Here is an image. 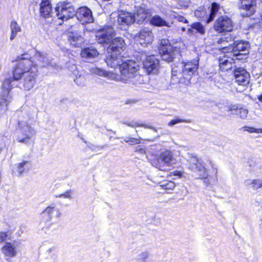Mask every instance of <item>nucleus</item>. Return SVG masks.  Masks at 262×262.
<instances>
[{
	"label": "nucleus",
	"instance_id": "obj_43",
	"mask_svg": "<svg viewBox=\"0 0 262 262\" xmlns=\"http://www.w3.org/2000/svg\"><path fill=\"white\" fill-rule=\"evenodd\" d=\"M173 175V176H178L179 177H180V171H175L173 172H171L169 174V176H172Z\"/></svg>",
	"mask_w": 262,
	"mask_h": 262
},
{
	"label": "nucleus",
	"instance_id": "obj_54",
	"mask_svg": "<svg viewBox=\"0 0 262 262\" xmlns=\"http://www.w3.org/2000/svg\"><path fill=\"white\" fill-rule=\"evenodd\" d=\"M261 23H262V13H261Z\"/></svg>",
	"mask_w": 262,
	"mask_h": 262
},
{
	"label": "nucleus",
	"instance_id": "obj_11",
	"mask_svg": "<svg viewBox=\"0 0 262 262\" xmlns=\"http://www.w3.org/2000/svg\"><path fill=\"white\" fill-rule=\"evenodd\" d=\"M222 49V52L226 54H224L222 57H219L220 67L222 71H226L232 68L233 57L234 56L233 54L229 53L230 52L227 47H224Z\"/></svg>",
	"mask_w": 262,
	"mask_h": 262
},
{
	"label": "nucleus",
	"instance_id": "obj_1",
	"mask_svg": "<svg viewBox=\"0 0 262 262\" xmlns=\"http://www.w3.org/2000/svg\"><path fill=\"white\" fill-rule=\"evenodd\" d=\"M27 52L16 57V63L13 67L12 77L5 79L3 86L8 91L11 89V83L18 81L24 77L23 88L25 91L31 90L37 83L38 75V68L44 66L46 57L39 52H36L32 57L26 58Z\"/></svg>",
	"mask_w": 262,
	"mask_h": 262
},
{
	"label": "nucleus",
	"instance_id": "obj_4",
	"mask_svg": "<svg viewBox=\"0 0 262 262\" xmlns=\"http://www.w3.org/2000/svg\"><path fill=\"white\" fill-rule=\"evenodd\" d=\"M125 49L126 44L123 38L117 37L112 39L107 48L109 54L105 59V61L107 66L117 65V59L122 57L121 55Z\"/></svg>",
	"mask_w": 262,
	"mask_h": 262
},
{
	"label": "nucleus",
	"instance_id": "obj_31",
	"mask_svg": "<svg viewBox=\"0 0 262 262\" xmlns=\"http://www.w3.org/2000/svg\"><path fill=\"white\" fill-rule=\"evenodd\" d=\"M162 189L168 191L174 189L175 187V184L173 182L171 181H166L163 184L160 185Z\"/></svg>",
	"mask_w": 262,
	"mask_h": 262
},
{
	"label": "nucleus",
	"instance_id": "obj_3",
	"mask_svg": "<svg viewBox=\"0 0 262 262\" xmlns=\"http://www.w3.org/2000/svg\"><path fill=\"white\" fill-rule=\"evenodd\" d=\"M184 160L189 163L188 167L193 173L194 176L198 179H206L208 177V170L206 166L210 165L212 169V172L217 177L218 172V167L216 164L210 160H208L206 163H203L202 161L198 159L196 157L188 155L185 156Z\"/></svg>",
	"mask_w": 262,
	"mask_h": 262
},
{
	"label": "nucleus",
	"instance_id": "obj_42",
	"mask_svg": "<svg viewBox=\"0 0 262 262\" xmlns=\"http://www.w3.org/2000/svg\"><path fill=\"white\" fill-rule=\"evenodd\" d=\"M237 110V106L235 105H231L228 106V111H232Z\"/></svg>",
	"mask_w": 262,
	"mask_h": 262
},
{
	"label": "nucleus",
	"instance_id": "obj_27",
	"mask_svg": "<svg viewBox=\"0 0 262 262\" xmlns=\"http://www.w3.org/2000/svg\"><path fill=\"white\" fill-rule=\"evenodd\" d=\"M81 36L76 33L70 32L68 36V40L73 47L79 46L78 41L80 40Z\"/></svg>",
	"mask_w": 262,
	"mask_h": 262
},
{
	"label": "nucleus",
	"instance_id": "obj_26",
	"mask_svg": "<svg viewBox=\"0 0 262 262\" xmlns=\"http://www.w3.org/2000/svg\"><path fill=\"white\" fill-rule=\"evenodd\" d=\"M150 24L156 27L168 26L167 22L158 15H155L151 18Z\"/></svg>",
	"mask_w": 262,
	"mask_h": 262
},
{
	"label": "nucleus",
	"instance_id": "obj_10",
	"mask_svg": "<svg viewBox=\"0 0 262 262\" xmlns=\"http://www.w3.org/2000/svg\"><path fill=\"white\" fill-rule=\"evenodd\" d=\"M75 16L82 24H90L94 22L92 12L86 6L79 7L76 10Z\"/></svg>",
	"mask_w": 262,
	"mask_h": 262
},
{
	"label": "nucleus",
	"instance_id": "obj_46",
	"mask_svg": "<svg viewBox=\"0 0 262 262\" xmlns=\"http://www.w3.org/2000/svg\"><path fill=\"white\" fill-rule=\"evenodd\" d=\"M3 105H5V108L4 109V111H6L7 110V105L6 104H4V103H3V102H1L0 103V110H2V108L1 107Z\"/></svg>",
	"mask_w": 262,
	"mask_h": 262
},
{
	"label": "nucleus",
	"instance_id": "obj_39",
	"mask_svg": "<svg viewBox=\"0 0 262 262\" xmlns=\"http://www.w3.org/2000/svg\"><path fill=\"white\" fill-rule=\"evenodd\" d=\"M8 236V234L7 232L1 231L0 232V243L6 241Z\"/></svg>",
	"mask_w": 262,
	"mask_h": 262
},
{
	"label": "nucleus",
	"instance_id": "obj_41",
	"mask_svg": "<svg viewBox=\"0 0 262 262\" xmlns=\"http://www.w3.org/2000/svg\"><path fill=\"white\" fill-rule=\"evenodd\" d=\"M180 122V119L178 118L176 119L172 120L168 123L169 126H172L177 123Z\"/></svg>",
	"mask_w": 262,
	"mask_h": 262
},
{
	"label": "nucleus",
	"instance_id": "obj_37",
	"mask_svg": "<svg viewBox=\"0 0 262 262\" xmlns=\"http://www.w3.org/2000/svg\"><path fill=\"white\" fill-rule=\"evenodd\" d=\"M248 111L247 110L243 108L238 109V114L242 119H245L248 115Z\"/></svg>",
	"mask_w": 262,
	"mask_h": 262
},
{
	"label": "nucleus",
	"instance_id": "obj_18",
	"mask_svg": "<svg viewBox=\"0 0 262 262\" xmlns=\"http://www.w3.org/2000/svg\"><path fill=\"white\" fill-rule=\"evenodd\" d=\"M135 16L130 12L121 10L117 16V21L121 25H129L134 23Z\"/></svg>",
	"mask_w": 262,
	"mask_h": 262
},
{
	"label": "nucleus",
	"instance_id": "obj_22",
	"mask_svg": "<svg viewBox=\"0 0 262 262\" xmlns=\"http://www.w3.org/2000/svg\"><path fill=\"white\" fill-rule=\"evenodd\" d=\"M27 130L23 131L22 133L24 137L17 138V141L18 142L27 144L31 140L32 137L35 134L34 129L29 125H27Z\"/></svg>",
	"mask_w": 262,
	"mask_h": 262
},
{
	"label": "nucleus",
	"instance_id": "obj_28",
	"mask_svg": "<svg viewBox=\"0 0 262 262\" xmlns=\"http://www.w3.org/2000/svg\"><path fill=\"white\" fill-rule=\"evenodd\" d=\"M10 28L11 35L10 39L11 40H13L16 37L17 33L21 31V28L17 22L15 20L11 21L10 24Z\"/></svg>",
	"mask_w": 262,
	"mask_h": 262
},
{
	"label": "nucleus",
	"instance_id": "obj_50",
	"mask_svg": "<svg viewBox=\"0 0 262 262\" xmlns=\"http://www.w3.org/2000/svg\"><path fill=\"white\" fill-rule=\"evenodd\" d=\"M132 125H133V122H129V123H128V126L132 127Z\"/></svg>",
	"mask_w": 262,
	"mask_h": 262
},
{
	"label": "nucleus",
	"instance_id": "obj_21",
	"mask_svg": "<svg viewBox=\"0 0 262 262\" xmlns=\"http://www.w3.org/2000/svg\"><path fill=\"white\" fill-rule=\"evenodd\" d=\"M2 253L7 257V259L15 257L17 254L16 246L15 243H6L2 248Z\"/></svg>",
	"mask_w": 262,
	"mask_h": 262
},
{
	"label": "nucleus",
	"instance_id": "obj_25",
	"mask_svg": "<svg viewBox=\"0 0 262 262\" xmlns=\"http://www.w3.org/2000/svg\"><path fill=\"white\" fill-rule=\"evenodd\" d=\"M80 54L82 57L88 58L96 57L99 54L97 50L92 47H86L82 49Z\"/></svg>",
	"mask_w": 262,
	"mask_h": 262
},
{
	"label": "nucleus",
	"instance_id": "obj_6",
	"mask_svg": "<svg viewBox=\"0 0 262 262\" xmlns=\"http://www.w3.org/2000/svg\"><path fill=\"white\" fill-rule=\"evenodd\" d=\"M55 9L57 18L63 21L72 18L75 15V8L65 2L58 3Z\"/></svg>",
	"mask_w": 262,
	"mask_h": 262
},
{
	"label": "nucleus",
	"instance_id": "obj_24",
	"mask_svg": "<svg viewBox=\"0 0 262 262\" xmlns=\"http://www.w3.org/2000/svg\"><path fill=\"white\" fill-rule=\"evenodd\" d=\"M136 16L139 23H142L149 17V13L147 9L139 7L136 11Z\"/></svg>",
	"mask_w": 262,
	"mask_h": 262
},
{
	"label": "nucleus",
	"instance_id": "obj_16",
	"mask_svg": "<svg viewBox=\"0 0 262 262\" xmlns=\"http://www.w3.org/2000/svg\"><path fill=\"white\" fill-rule=\"evenodd\" d=\"M198 61L197 60L194 62H189L184 65L183 71V74L185 76L184 79H186L183 82L187 84L189 83L191 76L198 69Z\"/></svg>",
	"mask_w": 262,
	"mask_h": 262
},
{
	"label": "nucleus",
	"instance_id": "obj_17",
	"mask_svg": "<svg viewBox=\"0 0 262 262\" xmlns=\"http://www.w3.org/2000/svg\"><path fill=\"white\" fill-rule=\"evenodd\" d=\"M137 37L141 45H146L152 42L154 34L151 30L143 29L138 33Z\"/></svg>",
	"mask_w": 262,
	"mask_h": 262
},
{
	"label": "nucleus",
	"instance_id": "obj_53",
	"mask_svg": "<svg viewBox=\"0 0 262 262\" xmlns=\"http://www.w3.org/2000/svg\"><path fill=\"white\" fill-rule=\"evenodd\" d=\"M181 29H182V30L183 31H185V28H181Z\"/></svg>",
	"mask_w": 262,
	"mask_h": 262
},
{
	"label": "nucleus",
	"instance_id": "obj_13",
	"mask_svg": "<svg viewBox=\"0 0 262 262\" xmlns=\"http://www.w3.org/2000/svg\"><path fill=\"white\" fill-rule=\"evenodd\" d=\"M234 77L235 82L241 85H247L250 81L249 74L243 68H237L234 70Z\"/></svg>",
	"mask_w": 262,
	"mask_h": 262
},
{
	"label": "nucleus",
	"instance_id": "obj_52",
	"mask_svg": "<svg viewBox=\"0 0 262 262\" xmlns=\"http://www.w3.org/2000/svg\"><path fill=\"white\" fill-rule=\"evenodd\" d=\"M199 11H195V14L196 16L199 15V14H198V13H199Z\"/></svg>",
	"mask_w": 262,
	"mask_h": 262
},
{
	"label": "nucleus",
	"instance_id": "obj_12",
	"mask_svg": "<svg viewBox=\"0 0 262 262\" xmlns=\"http://www.w3.org/2000/svg\"><path fill=\"white\" fill-rule=\"evenodd\" d=\"M143 68L147 74H151L154 70H157L159 64V60L154 55L146 56L142 62Z\"/></svg>",
	"mask_w": 262,
	"mask_h": 262
},
{
	"label": "nucleus",
	"instance_id": "obj_44",
	"mask_svg": "<svg viewBox=\"0 0 262 262\" xmlns=\"http://www.w3.org/2000/svg\"><path fill=\"white\" fill-rule=\"evenodd\" d=\"M47 262H58V256L54 258V259L53 258H51L50 259H47Z\"/></svg>",
	"mask_w": 262,
	"mask_h": 262
},
{
	"label": "nucleus",
	"instance_id": "obj_14",
	"mask_svg": "<svg viewBox=\"0 0 262 262\" xmlns=\"http://www.w3.org/2000/svg\"><path fill=\"white\" fill-rule=\"evenodd\" d=\"M54 215L59 218L61 216V212L57 208L53 205L47 207L40 214L42 221L48 222L51 220Z\"/></svg>",
	"mask_w": 262,
	"mask_h": 262
},
{
	"label": "nucleus",
	"instance_id": "obj_33",
	"mask_svg": "<svg viewBox=\"0 0 262 262\" xmlns=\"http://www.w3.org/2000/svg\"><path fill=\"white\" fill-rule=\"evenodd\" d=\"M191 28L195 30L201 34H204L205 32V29L203 25L200 23H195L192 25Z\"/></svg>",
	"mask_w": 262,
	"mask_h": 262
},
{
	"label": "nucleus",
	"instance_id": "obj_7",
	"mask_svg": "<svg viewBox=\"0 0 262 262\" xmlns=\"http://www.w3.org/2000/svg\"><path fill=\"white\" fill-rule=\"evenodd\" d=\"M113 28L110 26H104L96 31V39L98 43L104 45H108L115 34Z\"/></svg>",
	"mask_w": 262,
	"mask_h": 262
},
{
	"label": "nucleus",
	"instance_id": "obj_2",
	"mask_svg": "<svg viewBox=\"0 0 262 262\" xmlns=\"http://www.w3.org/2000/svg\"><path fill=\"white\" fill-rule=\"evenodd\" d=\"M121 60V58H118L116 60L117 65L108 66L114 69L118 68L119 74L113 72H107L105 73V76L108 79L116 81L126 82L129 79L135 77L138 74L140 66L134 60Z\"/></svg>",
	"mask_w": 262,
	"mask_h": 262
},
{
	"label": "nucleus",
	"instance_id": "obj_34",
	"mask_svg": "<svg viewBox=\"0 0 262 262\" xmlns=\"http://www.w3.org/2000/svg\"><path fill=\"white\" fill-rule=\"evenodd\" d=\"M149 253L147 251H144L139 254L137 257L138 262H145L146 259L148 257Z\"/></svg>",
	"mask_w": 262,
	"mask_h": 262
},
{
	"label": "nucleus",
	"instance_id": "obj_48",
	"mask_svg": "<svg viewBox=\"0 0 262 262\" xmlns=\"http://www.w3.org/2000/svg\"><path fill=\"white\" fill-rule=\"evenodd\" d=\"M257 98L260 102H262V94L260 95H258L257 96Z\"/></svg>",
	"mask_w": 262,
	"mask_h": 262
},
{
	"label": "nucleus",
	"instance_id": "obj_29",
	"mask_svg": "<svg viewBox=\"0 0 262 262\" xmlns=\"http://www.w3.org/2000/svg\"><path fill=\"white\" fill-rule=\"evenodd\" d=\"M46 259L55 258L58 256L57 249L56 247L52 246L49 248L45 253Z\"/></svg>",
	"mask_w": 262,
	"mask_h": 262
},
{
	"label": "nucleus",
	"instance_id": "obj_32",
	"mask_svg": "<svg viewBox=\"0 0 262 262\" xmlns=\"http://www.w3.org/2000/svg\"><path fill=\"white\" fill-rule=\"evenodd\" d=\"M141 139L140 138H136L129 137L124 139V141L125 142L131 145L140 144L141 143Z\"/></svg>",
	"mask_w": 262,
	"mask_h": 262
},
{
	"label": "nucleus",
	"instance_id": "obj_9",
	"mask_svg": "<svg viewBox=\"0 0 262 262\" xmlns=\"http://www.w3.org/2000/svg\"><path fill=\"white\" fill-rule=\"evenodd\" d=\"M213 28L218 33L231 32L233 30V23L229 17L221 16L215 21Z\"/></svg>",
	"mask_w": 262,
	"mask_h": 262
},
{
	"label": "nucleus",
	"instance_id": "obj_19",
	"mask_svg": "<svg viewBox=\"0 0 262 262\" xmlns=\"http://www.w3.org/2000/svg\"><path fill=\"white\" fill-rule=\"evenodd\" d=\"M52 7L49 0H41L40 3L39 13L43 18L52 16Z\"/></svg>",
	"mask_w": 262,
	"mask_h": 262
},
{
	"label": "nucleus",
	"instance_id": "obj_8",
	"mask_svg": "<svg viewBox=\"0 0 262 262\" xmlns=\"http://www.w3.org/2000/svg\"><path fill=\"white\" fill-rule=\"evenodd\" d=\"M158 51L163 60L168 62L173 61L174 58V49L167 39H162L158 47Z\"/></svg>",
	"mask_w": 262,
	"mask_h": 262
},
{
	"label": "nucleus",
	"instance_id": "obj_38",
	"mask_svg": "<svg viewBox=\"0 0 262 262\" xmlns=\"http://www.w3.org/2000/svg\"><path fill=\"white\" fill-rule=\"evenodd\" d=\"M245 130L252 133H262V129L261 128H255L254 127H247Z\"/></svg>",
	"mask_w": 262,
	"mask_h": 262
},
{
	"label": "nucleus",
	"instance_id": "obj_5",
	"mask_svg": "<svg viewBox=\"0 0 262 262\" xmlns=\"http://www.w3.org/2000/svg\"><path fill=\"white\" fill-rule=\"evenodd\" d=\"M151 164L160 170L165 171V166H171L176 163V159L174 158L171 151L165 149L161 152L159 155H156L154 158L150 160Z\"/></svg>",
	"mask_w": 262,
	"mask_h": 262
},
{
	"label": "nucleus",
	"instance_id": "obj_15",
	"mask_svg": "<svg viewBox=\"0 0 262 262\" xmlns=\"http://www.w3.org/2000/svg\"><path fill=\"white\" fill-rule=\"evenodd\" d=\"M238 6L246 11L247 16H250L256 12V0H239Z\"/></svg>",
	"mask_w": 262,
	"mask_h": 262
},
{
	"label": "nucleus",
	"instance_id": "obj_23",
	"mask_svg": "<svg viewBox=\"0 0 262 262\" xmlns=\"http://www.w3.org/2000/svg\"><path fill=\"white\" fill-rule=\"evenodd\" d=\"M246 186L250 187L253 190H258L262 188V178L255 179H247L244 181Z\"/></svg>",
	"mask_w": 262,
	"mask_h": 262
},
{
	"label": "nucleus",
	"instance_id": "obj_51",
	"mask_svg": "<svg viewBox=\"0 0 262 262\" xmlns=\"http://www.w3.org/2000/svg\"><path fill=\"white\" fill-rule=\"evenodd\" d=\"M174 76H175V75H174V74L173 73H172V76H171L172 79H173Z\"/></svg>",
	"mask_w": 262,
	"mask_h": 262
},
{
	"label": "nucleus",
	"instance_id": "obj_20",
	"mask_svg": "<svg viewBox=\"0 0 262 262\" xmlns=\"http://www.w3.org/2000/svg\"><path fill=\"white\" fill-rule=\"evenodd\" d=\"M248 47V43L245 41H236L234 42L232 47H227L230 54H233V56H237L239 53H237V51H245Z\"/></svg>",
	"mask_w": 262,
	"mask_h": 262
},
{
	"label": "nucleus",
	"instance_id": "obj_40",
	"mask_svg": "<svg viewBox=\"0 0 262 262\" xmlns=\"http://www.w3.org/2000/svg\"><path fill=\"white\" fill-rule=\"evenodd\" d=\"M190 4V0H181V8H187Z\"/></svg>",
	"mask_w": 262,
	"mask_h": 262
},
{
	"label": "nucleus",
	"instance_id": "obj_47",
	"mask_svg": "<svg viewBox=\"0 0 262 262\" xmlns=\"http://www.w3.org/2000/svg\"><path fill=\"white\" fill-rule=\"evenodd\" d=\"M181 22L188 23L187 20L184 17L181 16Z\"/></svg>",
	"mask_w": 262,
	"mask_h": 262
},
{
	"label": "nucleus",
	"instance_id": "obj_35",
	"mask_svg": "<svg viewBox=\"0 0 262 262\" xmlns=\"http://www.w3.org/2000/svg\"><path fill=\"white\" fill-rule=\"evenodd\" d=\"M138 127H143L145 128H149L153 129L154 127L149 124H146L143 123L133 122L132 127L136 128Z\"/></svg>",
	"mask_w": 262,
	"mask_h": 262
},
{
	"label": "nucleus",
	"instance_id": "obj_36",
	"mask_svg": "<svg viewBox=\"0 0 262 262\" xmlns=\"http://www.w3.org/2000/svg\"><path fill=\"white\" fill-rule=\"evenodd\" d=\"M29 163L28 161H23L22 162L18 164V172L20 175L22 174L25 171V169L23 168L24 166L28 164Z\"/></svg>",
	"mask_w": 262,
	"mask_h": 262
},
{
	"label": "nucleus",
	"instance_id": "obj_49",
	"mask_svg": "<svg viewBox=\"0 0 262 262\" xmlns=\"http://www.w3.org/2000/svg\"><path fill=\"white\" fill-rule=\"evenodd\" d=\"M18 126L19 128H21L22 126V123L20 121H18L17 122Z\"/></svg>",
	"mask_w": 262,
	"mask_h": 262
},
{
	"label": "nucleus",
	"instance_id": "obj_30",
	"mask_svg": "<svg viewBox=\"0 0 262 262\" xmlns=\"http://www.w3.org/2000/svg\"><path fill=\"white\" fill-rule=\"evenodd\" d=\"M219 10V6L213 3L212 4V7L210 9V13L209 14V18L207 20V23H209L214 18L216 13Z\"/></svg>",
	"mask_w": 262,
	"mask_h": 262
},
{
	"label": "nucleus",
	"instance_id": "obj_45",
	"mask_svg": "<svg viewBox=\"0 0 262 262\" xmlns=\"http://www.w3.org/2000/svg\"><path fill=\"white\" fill-rule=\"evenodd\" d=\"M70 192H71V191H67L64 194H62V195H63V196H66V197L70 196V195H71Z\"/></svg>",
	"mask_w": 262,
	"mask_h": 262
}]
</instances>
